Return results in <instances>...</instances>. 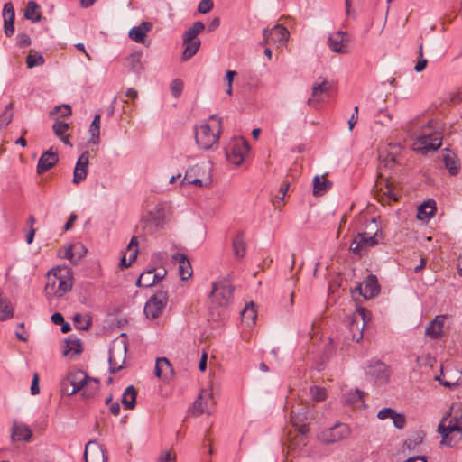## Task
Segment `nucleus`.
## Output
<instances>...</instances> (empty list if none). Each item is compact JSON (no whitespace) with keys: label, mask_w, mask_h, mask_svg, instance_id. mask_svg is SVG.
Segmentation results:
<instances>
[{"label":"nucleus","mask_w":462,"mask_h":462,"mask_svg":"<svg viewBox=\"0 0 462 462\" xmlns=\"http://www.w3.org/2000/svg\"><path fill=\"white\" fill-rule=\"evenodd\" d=\"M72 288V271L68 266H57L47 273V283L44 288L48 299L60 298Z\"/></svg>","instance_id":"nucleus-1"},{"label":"nucleus","mask_w":462,"mask_h":462,"mask_svg":"<svg viewBox=\"0 0 462 462\" xmlns=\"http://www.w3.org/2000/svg\"><path fill=\"white\" fill-rule=\"evenodd\" d=\"M233 287L226 281H218L212 284L209 294V314L213 320H221L225 316V308L230 303Z\"/></svg>","instance_id":"nucleus-2"},{"label":"nucleus","mask_w":462,"mask_h":462,"mask_svg":"<svg viewBox=\"0 0 462 462\" xmlns=\"http://www.w3.org/2000/svg\"><path fill=\"white\" fill-rule=\"evenodd\" d=\"M209 120L212 122L211 124H202L195 132L196 143L204 150L217 148L222 133V118L212 115Z\"/></svg>","instance_id":"nucleus-3"},{"label":"nucleus","mask_w":462,"mask_h":462,"mask_svg":"<svg viewBox=\"0 0 462 462\" xmlns=\"http://www.w3.org/2000/svg\"><path fill=\"white\" fill-rule=\"evenodd\" d=\"M432 121L423 128L422 134L418 135L413 142L412 149L422 154L429 152L436 151L440 148L442 143V136L440 133L432 132Z\"/></svg>","instance_id":"nucleus-4"},{"label":"nucleus","mask_w":462,"mask_h":462,"mask_svg":"<svg viewBox=\"0 0 462 462\" xmlns=\"http://www.w3.org/2000/svg\"><path fill=\"white\" fill-rule=\"evenodd\" d=\"M314 419V411L309 404H298L293 407L291 411V422L300 434V441L306 445L304 439L309 431V428L305 423Z\"/></svg>","instance_id":"nucleus-5"},{"label":"nucleus","mask_w":462,"mask_h":462,"mask_svg":"<svg viewBox=\"0 0 462 462\" xmlns=\"http://www.w3.org/2000/svg\"><path fill=\"white\" fill-rule=\"evenodd\" d=\"M379 178L383 179V182L384 183L385 190L383 191V195L387 196L389 199H393V201L398 200V190L393 186L392 183L388 181L384 175L386 174L387 169H392L397 163L396 156L389 152L381 151L379 152Z\"/></svg>","instance_id":"nucleus-6"},{"label":"nucleus","mask_w":462,"mask_h":462,"mask_svg":"<svg viewBox=\"0 0 462 462\" xmlns=\"http://www.w3.org/2000/svg\"><path fill=\"white\" fill-rule=\"evenodd\" d=\"M148 206L142 220L147 227H162L170 214V209L164 204H148Z\"/></svg>","instance_id":"nucleus-7"},{"label":"nucleus","mask_w":462,"mask_h":462,"mask_svg":"<svg viewBox=\"0 0 462 462\" xmlns=\"http://www.w3.org/2000/svg\"><path fill=\"white\" fill-rule=\"evenodd\" d=\"M375 231L372 235L369 232L358 233L356 238L352 241L350 250L356 255L362 256L367 254L368 248L373 247L379 244L378 240V228L375 226Z\"/></svg>","instance_id":"nucleus-8"},{"label":"nucleus","mask_w":462,"mask_h":462,"mask_svg":"<svg viewBox=\"0 0 462 462\" xmlns=\"http://www.w3.org/2000/svg\"><path fill=\"white\" fill-rule=\"evenodd\" d=\"M168 301L166 291H159L154 293L144 305L143 312L148 319H157L163 312Z\"/></svg>","instance_id":"nucleus-9"},{"label":"nucleus","mask_w":462,"mask_h":462,"mask_svg":"<svg viewBox=\"0 0 462 462\" xmlns=\"http://www.w3.org/2000/svg\"><path fill=\"white\" fill-rule=\"evenodd\" d=\"M126 357V343L124 340L116 341L109 349V373L116 374L123 368Z\"/></svg>","instance_id":"nucleus-10"},{"label":"nucleus","mask_w":462,"mask_h":462,"mask_svg":"<svg viewBox=\"0 0 462 462\" xmlns=\"http://www.w3.org/2000/svg\"><path fill=\"white\" fill-rule=\"evenodd\" d=\"M450 413L444 417L439 426L438 432L441 435V443L451 446V441H448V436L454 432H459L462 435V420L457 416L450 417Z\"/></svg>","instance_id":"nucleus-11"},{"label":"nucleus","mask_w":462,"mask_h":462,"mask_svg":"<svg viewBox=\"0 0 462 462\" xmlns=\"http://www.w3.org/2000/svg\"><path fill=\"white\" fill-rule=\"evenodd\" d=\"M350 435V429L345 423H337L333 427L324 430L319 439L326 445L333 444L346 439Z\"/></svg>","instance_id":"nucleus-12"},{"label":"nucleus","mask_w":462,"mask_h":462,"mask_svg":"<svg viewBox=\"0 0 462 462\" xmlns=\"http://www.w3.org/2000/svg\"><path fill=\"white\" fill-rule=\"evenodd\" d=\"M249 152V144L244 139L235 140L226 148V156L230 162L240 165Z\"/></svg>","instance_id":"nucleus-13"},{"label":"nucleus","mask_w":462,"mask_h":462,"mask_svg":"<svg viewBox=\"0 0 462 462\" xmlns=\"http://www.w3.org/2000/svg\"><path fill=\"white\" fill-rule=\"evenodd\" d=\"M84 458L85 462H106V448L96 440H90L86 444Z\"/></svg>","instance_id":"nucleus-14"},{"label":"nucleus","mask_w":462,"mask_h":462,"mask_svg":"<svg viewBox=\"0 0 462 462\" xmlns=\"http://www.w3.org/2000/svg\"><path fill=\"white\" fill-rule=\"evenodd\" d=\"M89 163V152H83L79 157L73 173V183L78 184L84 180L88 174Z\"/></svg>","instance_id":"nucleus-15"},{"label":"nucleus","mask_w":462,"mask_h":462,"mask_svg":"<svg viewBox=\"0 0 462 462\" xmlns=\"http://www.w3.org/2000/svg\"><path fill=\"white\" fill-rule=\"evenodd\" d=\"M66 377L67 383H69L71 385L69 396L82 390L88 383V380L92 381V378L87 375L83 371L69 373Z\"/></svg>","instance_id":"nucleus-16"},{"label":"nucleus","mask_w":462,"mask_h":462,"mask_svg":"<svg viewBox=\"0 0 462 462\" xmlns=\"http://www.w3.org/2000/svg\"><path fill=\"white\" fill-rule=\"evenodd\" d=\"M214 402L212 393L208 390H202L193 404V414L200 415L204 412H209V406Z\"/></svg>","instance_id":"nucleus-17"},{"label":"nucleus","mask_w":462,"mask_h":462,"mask_svg":"<svg viewBox=\"0 0 462 462\" xmlns=\"http://www.w3.org/2000/svg\"><path fill=\"white\" fill-rule=\"evenodd\" d=\"M4 32L6 37H11L14 33L15 11L11 2L5 3L3 7Z\"/></svg>","instance_id":"nucleus-18"},{"label":"nucleus","mask_w":462,"mask_h":462,"mask_svg":"<svg viewBox=\"0 0 462 462\" xmlns=\"http://www.w3.org/2000/svg\"><path fill=\"white\" fill-rule=\"evenodd\" d=\"M357 313L361 318L362 323L360 324V322L356 320V318H353L349 324V329L352 333V339L359 342L363 338V330L365 325L367 311L365 309L360 308L358 309Z\"/></svg>","instance_id":"nucleus-19"},{"label":"nucleus","mask_w":462,"mask_h":462,"mask_svg":"<svg viewBox=\"0 0 462 462\" xmlns=\"http://www.w3.org/2000/svg\"><path fill=\"white\" fill-rule=\"evenodd\" d=\"M59 161V156L56 152L52 151V148L44 152L37 163V172L42 174L51 168H52Z\"/></svg>","instance_id":"nucleus-20"},{"label":"nucleus","mask_w":462,"mask_h":462,"mask_svg":"<svg viewBox=\"0 0 462 462\" xmlns=\"http://www.w3.org/2000/svg\"><path fill=\"white\" fill-rule=\"evenodd\" d=\"M32 437V431L24 423H18L14 421L11 430V439L14 441L29 442Z\"/></svg>","instance_id":"nucleus-21"},{"label":"nucleus","mask_w":462,"mask_h":462,"mask_svg":"<svg viewBox=\"0 0 462 462\" xmlns=\"http://www.w3.org/2000/svg\"><path fill=\"white\" fill-rule=\"evenodd\" d=\"M152 23L142 22L138 26L133 27L128 33L130 39L138 43H144L146 34L152 30Z\"/></svg>","instance_id":"nucleus-22"},{"label":"nucleus","mask_w":462,"mask_h":462,"mask_svg":"<svg viewBox=\"0 0 462 462\" xmlns=\"http://www.w3.org/2000/svg\"><path fill=\"white\" fill-rule=\"evenodd\" d=\"M155 375L162 380H169L173 375V368L166 357H159L155 364Z\"/></svg>","instance_id":"nucleus-23"},{"label":"nucleus","mask_w":462,"mask_h":462,"mask_svg":"<svg viewBox=\"0 0 462 462\" xmlns=\"http://www.w3.org/2000/svg\"><path fill=\"white\" fill-rule=\"evenodd\" d=\"M330 88L331 85L328 80L319 78L312 85V95L311 97L308 99V105L311 106L314 102H319L321 100L320 95L323 93H328Z\"/></svg>","instance_id":"nucleus-24"},{"label":"nucleus","mask_w":462,"mask_h":462,"mask_svg":"<svg viewBox=\"0 0 462 462\" xmlns=\"http://www.w3.org/2000/svg\"><path fill=\"white\" fill-rule=\"evenodd\" d=\"M442 162L450 175H457L460 169V164L457 155L449 149H444L442 152Z\"/></svg>","instance_id":"nucleus-25"},{"label":"nucleus","mask_w":462,"mask_h":462,"mask_svg":"<svg viewBox=\"0 0 462 462\" xmlns=\"http://www.w3.org/2000/svg\"><path fill=\"white\" fill-rule=\"evenodd\" d=\"M345 32L337 31L328 37V46L330 50L337 53H346L348 51L347 47L344 45Z\"/></svg>","instance_id":"nucleus-26"},{"label":"nucleus","mask_w":462,"mask_h":462,"mask_svg":"<svg viewBox=\"0 0 462 462\" xmlns=\"http://www.w3.org/2000/svg\"><path fill=\"white\" fill-rule=\"evenodd\" d=\"M364 298L372 299L378 295L380 292V285L376 275L369 274L365 280L364 283Z\"/></svg>","instance_id":"nucleus-27"},{"label":"nucleus","mask_w":462,"mask_h":462,"mask_svg":"<svg viewBox=\"0 0 462 462\" xmlns=\"http://www.w3.org/2000/svg\"><path fill=\"white\" fill-rule=\"evenodd\" d=\"M332 181L328 180L325 175H316L313 178V195L320 197L326 194L332 188Z\"/></svg>","instance_id":"nucleus-28"},{"label":"nucleus","mask_w":462,"mask_h":462,"mask_svg":"<svg viewBox=\"0 0 462 462\" xmlns=\"http://www.w3.org/2000/svg\"><path fill=\"white\" fill-rule=\"evenodd\" d=\"M83 351V347L81 345L80 339L75 337H69L65 340V345L63 346L62 355L64 356H79Z\"/></svg>","instance_id":"nucleus-29"},{"label":"nucleus","mask_w":462,"mask_h":462,"mask_svg":"<svg viewBox=\"0 0 462 462\" xmlns=\"http://www.w3.org/2000/svg\"><path fill=\"white\" fill-rule=\"evenodd\" d=\"M173 259L179 263V273L181 280L185 281L191 277L192 267L187 256L183 254H175Z\"/></svg>","instance_id":"nucleus-30"},{"label":"nucleus","mask_w":462,"mask_h":462,"mask_svg":"<svg viewBox=\"0 0 462 462\" xmlns=\"http://www.w3.org/2000/svg\"><path fill=\"white\" fill-rule=\"evenodd\" d=\"M387 366L380 360H371L368 365L367 374L375 379L387 378Z\"/></svg>","instance_id":"nucleus-31"},{"label":"nucleus","mask_w":462,"mask_h":462,"mask_svg":"<svg viewBox=\"0 0 462 462\" xmlns=\"http://www.w3.org/2000/svg\"><path fill=\"white\" fill-rule=\"evenodd\" d=\"M445 316H437L426 328L425 335L432 339L438 338L442 332Z\"/></svg>","instance_id":"nucleus-32"},{"label":"nucleus","mask_w":462,"mask_h":462,"mask_svg":"<svg viewBox=\"0 0 462 462\" xmlns=\"http://www.w3.org/2000/svg\"><path fill=\"white\" fill-rule=\"evenodd\" d=\"M269 36L273 42H285L289 39V31L282 24L273 26L270 31L268 30Z\"/></svg>","instance_id":"nucleus-33"},{"label":"nucleus","mask_w":462,"mask_h":462,"mask_svg":"<svg viewBox=\"0 0 462 462\" xmlns=\"http://www.w3.org/2000/svg\"><path fill=\"white\" fill-rule=\"evenodd\" d=\"M232 246L234 254L236 258L241 259L245 255L246 244L242 232H238L233 238Z\"/></svg>","instance_id":"nucleus-34"},{"label":"nucleus","mask_w":462,"mask_h":462,"mask_svg":"<svg viewBox=\"0 0 462 462\" xmlns=\"http://www.w3.org/2000/svg\"><path fill=\"white\" fill-rule=\"evenodd\" d=\"M458 374V377L454 380L452 378V374L447 371L444 373L441 372V375L437 377V380L439 382L440 384H442L445 387L448 388H454L456 386H458L462 383V372H457Z\"/></svg>","instance_id":"nucleus-35"},{"label":"nucleus","mask_w":462,"mask_h":462,"mask_svg":"<svg viewBox=\"0 0 462 462\" xmlns=\"http://www.w3.org/2000/svg\"><path fill=\"white\" fill-rule=\"evenodd\" d=\"M39 9L40 5L35 1H29L24 10V18L30 20L32 23L40 22L42 15L38 11Z\"/></svg>","instance_id":"nucleus-36"},{"label":"nucleus","mask_w":462,"mask_h":462,"mask_svg":"<svg viewBox=\"0 0 462 462\" xmlns=\"http://www.w3.org/2000/svg\"><path fill=\"white\" fill-rule=\"evenodd\" d=\"M436 212V204H419L417 208V218L428 222Z\"/></svg>","instance_id":"nucleus-37"},{"label":"nucleus","mask_w":462,"mask_h":462,"mask_svg":"<svg viewBox=\"0 0 462 462\" xmlns=\"http://www.w3.org/2000/svg\"><path fill=\"white\" fill-rule=\"evenodd\" d=\"M137 391L133 385L126 387L122 396V403L127 409H133L136 404Z\"/></svg>","instance_id":"nucleus-38"},{"label":"nucleus","mask_w":462,"mask_h":462,"mask_svg":"<svg viewBox=\"0 0 462 462\" xmlns=\"http://www.w3.org/2000/svg\"><path fill=\"white\" fill-rule=\"evenodd\" d=\"M200 44H201L200 40L183 42V45L185 48H184V51L181 55V60L183 61H186V60H189L190 58H192L199 51Z\"/></svg>","instance_id":"nucleus-39"},{"label":"nucleus","mask_w":462,"mask_h":462,"mask_svg":"<svg viewBox=\"0 0 462 462\" xmlns=\"http://www.w3.org/2000/svg\"><path fill=\"white\" fill-rule=\"evenodd\" d=\"M242 321L246 323L248 326L254 324L257 312L254 302L247 304L241 312Z\"/></svg>","instance_id":"nucleus-40"},{"label":"nucleus","mask_w":462,"mask_h":462,"mask_svg":"<svg viewBox=\"0 0 462 462\" xmlns=\"http://www.w3.org/2000/svg\"><path fill=\"white\" fill-rule=\"evenodd\" d=\"M422 441L423 436H421L420 433L412 434L404 441L402 446V452L405 453L408 451L410 453L415 451L416 448L422 443Z\"/></svg>","instance_id":"nucleus-41"},{"label":"nucleus","mask_w":462,"mask_h":462,"mask_svg":"<svg viewBox=\"0 0 462 462\" xmlns=\"http://www.w3.org/2000/svg\"><path fill=\"white\" fill-rule=\"evenodd\" d=\"M100 122H101V116L100 115L95 116L90 127H89V133H90V142L93 144H97L99 143V134H100Z\"/></svg>","instance_id":"nucleus-42"},{"label":"nucleus","mask_w":462,"mask_h":462,"mask_svg":"<svg viewBox=\"0 0 462 462\" xmlns=\"http://www.w3.org/2000/svg\"><path fill=\"white\" fill-rule=\"evenodd\" d=\"M365 393L356 389L350 391L346 394V402L355 405L356 407L364 406L363 397Z\"/></svg>","instance_id":"nucleus-43"},{"label":"nucleus","mask_w":462,"mask_h":462,"mask_svg":"<svg viewBox=\"0 0 462 462\" xmlns=\"http://www.w3.org/2000/svg\"><path fill=\"white\" fill-rule=\"evenodd\" d=\"M155 269H151L142 273L136 282V285L138 287H151L155 283V279L153 276V272Z\"/></svg>","instance_id":"nucleus-44"},{"label":"nucleus","mask_w":462,"mask_h":462,"mask_svg":"<svg viewBox=\"0 0 462 462\" xmlns=\"http://www.w3.org/2000/svg\"><path fill=\"white\" fill-rule=\"evenodd\" d=\"M99 388V380L92 378V381L88 380V383L83 388L82 396L85 399L91 398Z\"/></svg>","instance_id":"nucleus-45"},{"label":"nucleus","mask_w":462,"mask_h":462,"mask_svg":"<svg viewBox=\"0 0 462 462\" xmlns=\"http://www.w3.org/2000/svg\"><path fill=\"white\" fill-rule=\"evenodd\" d=\"M14 317V308L9 300L0 302V321H5Z\"/></svg>","instance_id":"nucleus-46"},{"label":"nucleus","mask_w":462,"mask_h":462,"mask_svg":"<svg viewBox=\"0 0 462 462\" xmlns=\"http://www.w3.org/2000/svg\"><path fill=\"white\" fill-rule=\"evenodd\" d=\"M201 170H205V167L199 164L189 167L186 171L185 176L182 179L180 184L184 185L185 181H190L192 179L199 178Z\"/></svg>","instance_id":"nucleus-47"},{"label":"nucleus","mask_w":462,"mask_h":462,"mask_svg":"<svg viewBox=\"0 0 462 462\" xmlns=\"http://www.w3.org/2000/svg\"><path fill=\"white\" fill-rule=\"evenodd\" d=\"M73 321L75 323V327L80 330H88L92 324L90 318L83 317L79 313L74 315Z\"/></svg>","instance_id":"nucleus-48"},{"label":"nucleus","mask_w":462,"mask_h":462,"mask_svg":"<svg viewBox=\"0 0 462 462\" xmlns=\"http://www.w3.org/2000/svg\"><path fill=\"white\" fill-rule=\"evenodd\" d=\"M14 105L12 103L8 104L5 109V111L0 115V128H5L7 126L13 119Z\"/></svg>","instance_id":"nucleus-49"},{"label":"nucleus","mask_w":462,"mask_h":462,"mask_svg":"<svg viewBox=\"0 0 462 462\" xmlns=\"http://www.w3.org/2000/svg\"><path fill=\"white\" fill-rule=\"evenodd\" d=\"M44 61L45 60H44L43 56L40 53L29 54L26 57V64H27V67L30 69L36 67V66L43 65Z\"/></svg>","instance_id":"nucleus-50"},{"label":"nucleus","mask_w":462,"mask_h":462,"mask_svg":"<svg viewBox=\"0 0 462 462\" xmlns=\"http://www.w3.org/2000/svg\"><path fill=\"white\" fill-rule=\"evenodd\" d=\"M126 250L129 252V261L133 263L138 254V239L136 236L131 238Z\"/></svg>","instance_id":"nucleus-51"},{"label":"nucleus","mask_w":462,"mask_h":462,"mask_svg":"<svg viewBox=\"0 0 462 462\" xmlns=\"http://www.w3.org/2000/svg\"><path fill=\"white\" fill-rule=\"evenodd\" d=\"M69 124L60 120H56L52 125V130L59 138L64 135L65 133L69 130Z\"/></svg>","instance_id":"nucleus-52"},{"label":"nucleus","mask_w":462,"mask_h":462,"mask_svg":"<svg viewBox=\"0 0 462 462\" xmlns=\"http://www.w3.org/2000/svg\"><path fill=\"white\" fill-rule=\"evenodd\" d=\"M55 114H60L61 117H68L72 114L71 107L65 104L57 106L50 112V116H53Z\"/></svg>","instance_id":"nucleus-53"},{"label":"nucleus","mask_w":462,"mask_h":462,"mask_svg":"<svg viewBox=\"0 0 462 462\" xmlns=\"http://www.w3.org/2000/svg\"><path fill=\"white\" fill-rule=\"evenodd\" d=\"M182 90H183V82L179 79H173L171 83V95L175 98H178L180 96V94L182 93Z\"/></svg>","instance_id":"nucleus-54"},{"label":"nucleus","mask_w":462,"mask_h":462,"mask_svg":"<svg viewBox=\"0 0 462 462\" xmlns=\"http://www.w3.org/2000/svg\"><path fill=\"white\" fill-rule=\"evenodd\" d=\"M310 394L312 395V398L316 402H320L326 398V392L325 389L319 386H314L310 388Z\"/></svg>","instance_id":"nucleus-55"},{"label":"nucleus","mask_w":462,"mask_h":462,"mask_svg":"<svg viewBox=\"0 0 462 462\" xmlns=\"http://www.w3.org/2000/svg\"><path fill=\"white\" fill-rule=\"evenodd\" d=\"M32 43L31 38L28 34L22 32L18 33L16 36V44L20 48H24L30 46Z\"/></svg>","instance_id":"nucleus-56"},{"label":"nucleus","mask_w":462,"mask_h":462,"mask_svg":"<svg viewBox=\"0 0 462 462\" xmlns=\"http://www.w3.org/2000/svg\"><path fill=\"white\" fill-rule=\"evenodd\" d=\"M213 6L212 0H201L198 5V11L200 14H208L212 10Z\"/></svg>","instance_id":"nucleus-57"},{"label":"nucleus","mask_w":462,"mask_h":462,"mask_svg":"<svg viewBox=\"0 0 462 462\" xmlns=\"http://www.w3.org/2000/svg\"><path fill=\"white\" fill-rule=\"evenodd\" d=\"M392 420H393V425L397 429H402L405 426L406 420H405V416L403 414L394 412V415L392 418Z\"/></svg>","instance_id":"nucleus-58"},{"label":"nucleus","mask_w":462,"mask_h":462,"mask_svg":"<svg viewBox=\"0 0 462 462\" xmlns=\"http://www.w3.org/2000/svg\"><path fill=\"white\" fill-rule=\"evenodd\" d=\"M236 75V72L233 71V70H227L226 72L225 81H226V83H227L226 93L228 95H232V83H233V80H234V77Z\"/></svg>","instance_id":"nucleus-59"},{"label":"nucleus","mask_w":462,"mask_h":462,"mask_svg":"<svg viewBox=\"0 0 462 462\" xmlns=\"http://www.w3.org/2000/svg\"><path fill=\"white\" fill-rule=\"evenodd\" d=\"M74 253L76 254V260L79 262L87 253V248L84 245L78 243L74 245Z\"/></svg>","instance_id":"nucleus-60"},{"label":"nucleus","mask_w":462,"mask_h":462,"mask_svg":"<svg viewBox=\"0 0 462 462\" xmlns=\"http://www.w3.org/2000/svg\"><path fill=\"white\" fill-rule=\"evenodd\" d=\"M394 412H395V411L393 410L392 408H383L379 411L377 417L380 420H385L388 418L392 419L394 415Z\"/></svg>","instance_id":"nucleus-61"},{"label":"nucleus","mask_w":462,"mask_h":462,"mask_svg":"<svg viewBox=\"0 0 462 462\" xmlns=\"http://www.w3.org/2000/svg\"><path fill=\"white\" fill-rule=\"evenodd\" d=\"M74 245H69L66 248L64 258L69 259L72 263L77 264L76 254L74 253Z\"/></svg>","instance_id":"nucleus-62"},{"label":"nucleus","mask_w":462,"mask_h":462,"mask_svg":"<svg viewBox=\"0 0 462 462\" xmlns=\"http://www.w3.org/2000/svg\"><path fill=\"white\" fill-rule=\"evenodd\" d=\"M210 181L211 180H210L209 177H207L204 180L199 177V178L192 179L190 181H185V183L192 184V185L199 186V187H202V186H206V185L209 184Z\"/></svg>","instance_id":"nucleus-63"},{"label":"nucleus","mask_w":462,"mask_h":462,"mask_svg":"<svg viewBox=\"0 0 462 462\" xmlns=\"http://www.w3.org/2000/svg\"><path fill=\"white\" fill-rule=\"evenodd\" d=\"M189 29L192 31V33L198 35L205 30V24L200 21H197Z\"/></svg>","instance_id":"nucleus-64"}]
</instances>
